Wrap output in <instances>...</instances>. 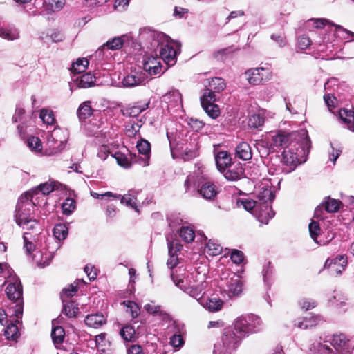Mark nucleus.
<instances>
[{
    "label": "nucleus",
    "instance_id": "nucleus-1",
    "mask_svg": "<svg viewBox=\"0 0 354 354\" xmlns=\"http://www.w3.org/2000/svg\"><path fill=\"white\" fill-rule=\"evenodd\" d=\"M233 326L224 330L221 340L214 344L213 354H232L243 338L262 329L263 322L254 314H245L238 317Z\"/></svg>",
    "mask_w": 354,
    "mask_h": 354
},
{
    "label": "nucleus",
    "instance_id": "nucleus-2",
    "mask_svg": "<svg viewBox=\"0 0 354 354\" xmlns=\"http://www.w3.org/2000/svg\"><path fill=\"white\" fill-rule=\"evenodd\" d=\"M140 39L145 41L149 50L156 53L159 49L160 57L167 65L175 64L180 52V44L171 41L166 34L149 28L140 30Z\"/></svg>",
    "mask_w": 354,
    "mask_h": 354
},
{
    "label": "nucleus",
    "instance_id": "nucleus-3",
    "mask_svg": "<svg viewBox=\"0 0 354 354\" xmlns=\"http://www.w3.org/2000/svg\"><path fill=\"white\" fill-rule=\"evenodd\" d=\"M6 283L5 291L8 299L12 301L9 307L10 317H13L16 323L21 324L20 319L24 310L23 288L21 281L17 276L10 275L7 279Z\"/></svg>",
    "mask_w": 354,
    "mask_h": 354
},
{
    "label": "nucleus",
    "instance_id": "nucleus-4",
    "mask_svg": "<svg viewBox=\"0 0 354 354\" xmlns=\"http://www.w3.org/2000/svg\"><path fill=\"white\" fill-rule=\"evenodd\" d=\"M205 88L201 97V104L205 113L212 118H216L220 114L218 105L214 104L216 101V93H220L225 89L226 84L223 79L214 77L205 85Z\"/></svg>",
    "mask_w": 354,
    "mask_h": 354
},
{
    "label": "nucleus",
    "instance_id": "nucleus-5",
    "mask_svg": "<svg viewBox=\"0 0 354 354\" xmlns=\"http://www.w3.org/2000/svg\"><path fill=\"white\" fill-rule=\"evenodd\" d=\"M317 354H350V347L346 337L343 334L333 335L323 343L313 345Z\"/></svg>",
    "mask_w": 354,
    "mask_h": 354
},
{
    "label": "nucleus",
    "instance_id": "nucleus-6",
    "mask_svg": "<svg viewBox=\"0 0 354 354\" xmlns=\"http://www.w3.org/2000/svg\"><path fill=\"white\" fill-rule=\"evenodd\" d=\"M304 154L305 149L304 147L299 149L295 143L290 145V146L284 149L282 153L281 162L286 167L279 168L273 172H271V169H269V172L273 175L279 174L280 171L287 174L292 171L298 165L305 161V160H302Z\"/></svg>",
    "mask_w": 354,
    "mask_h": 354
},
{
    "label": "nucleus",
    "instance_id": "nucleus-7",
    "mask_svg": "<svg viewBox=\"0 0 354 354\" xmlns=\"http://www.w3.org/2000/svg\"><path fill=\"white\" fill-rule=\"evenodd\" d=\"M310 142L306 131H301L299 133H278L272 138V146L274 150L280 148H287L295 143H304L306 145Z\"/></svg>",
    "mask_w": 354,
    "mask_h": 354
},
{
    "label": "nucleus",
    "instance_id": "nucleus-8",
    "mask_svg": "<svg viewBox=\"0 0 354 354\" xmlns=\"http://www.w3.org/2000/svg\"><path fill=\"white\" fill-rule=\"evenodd\" d=\"M275 197L272 188L268 185L263 186L257 194L259 203L263 205L258 215V220L263 224H267L270 219L274 216V212L272 210L269 203H271Z\"/></svg>",
    "mask_w": 354,
    "mask_h": 354
},
{
    "label": "nucleus",
    "instance_id": "nucleus-9",
    "mask_svg": "<svg viewBox=\"0 0 354 354\" xmlns=\"http://www.w3.org/2000/svg\"><path fill=\"white\" fill-rule=\"evenodd\" d=\"M31 193H24L19 198L15 210V221L17 224L23 225L26 221L32 219L30 213L36 202L28 196Z\"/></svg>",
    "mask_w": 354,
    "mask_h": 354
},
{
    "label": "nucleus",
    "instance_id": "nucleus-10",
    "mask_svg": "<svg viewBox=\"0 0 354 354\" xmlns=\"http://www.w3.org/2000/svg\"><path fill=\"white\" fill-rule=\"evenodd\" d=\"M171 278L176 286L185 292L187 293L192 297L195 298L197 300L201 298L202 292L204 288L202 283L194 286H187V280L176 275L173 272L171 274Z\"/></svg>",
    "mask_w": 354,
    "mask_h": 354
},
{
    "label": "nucleus",
    "instance_id": "nucleus-11",
    "mask_svg": "<svg viewBox=\"0 0 354 354\" xmlns=\"http://www.w3.org/2000/svg\"><path fill=\"white\" fill-rule=\"evenodd\" d=\"M245 78L248 83L252 85H258L269 81L272 78V72L267 68H250L245 73Z\"/></svg>",
    "mask_w": 354,
    "mask_h": 354
},
{
    "label": "nucleus",
    "instance_id": "nucleus-12",
    "mask_svg": "<svg viewBox=\"0 0 354 354\" xmlns=\"http://www.w3.org/2000/svg\"><path fill=\"white\" fill-rule=\"evenodd\" d=\"M60 185H61L59 183L55 181L46 182L32 188L31 190L26 192V193H31L28 196L36 202L38 198L37 196L38 194H41L43 196L48 195L53 191L58 189Z\"/></svg>",
    "mask_w": 354,
    "mask_h": 354
},
{
    "label": "nucleus",
    "instance_id": "nucleus-13",
    "mask_svg": "<svg viewBox=\"0 0 354 354\" xmlns=\"http://www.w3.org/2000/svg\"><path fill=\"white\" fill-rule=\"evenodd\" d=\"M347 265V257L344 255L337 256L332 260L328 259L325 263V267H328L333 275H339L342 273Z\"/></svg>",
    "mask_w": 354,
    "mask_h": 354
},
{
    "label": "nucleus",
    "instance_id": "nucleus-14",
    "mask_svg": "<svg viewBox=\"0 0 354 354\" xmlns=\"http://www.w3.org/2000/svg\"><path fill=\"white\" fill-rule=\"evenodd\" d=\"M150 104V100L138 101L129 104L122 111L123 115L126 117L135 118L147 110Z\"/></svg>",
    "mask_w": 354,
    "mask_h": 354
},
{
    "label": "nucleus",
    "instance_id": "nucleus-15",
    "mask_svg": "<svg viewBox=\"0 0 354 354\" xmlns=\"http://www.w3.org/2000/svg\"><path fill=\"white\" fill-rule=\"evenodd\" d=\"M145 82L143 74L136 71H131L124 76L120 84L124 88H133L138 86Z\"/></svg>",
    "mask_w": 354,
    "mask_h": 354
},
{
    "label": "nucleus",
    "instance_id": "nucleus-16",
    "mask_svg": "<svg viewBox=\"0 0 354 354\" xmlns=\"http://www.w3.org/2000/svg\"><path fill=\"white\" fill-rule=\"evenodd\" d=\"M136 148L139 153L144 156L142 158L137 157L138 163L143 167L148 166L151 153V145L149 142L145 139H140L137 142Z\"/></svg>",
    "mask_w": 354,
    "mask_h": 354
},
{
    "label": "nucleus",
    "instance_id": "nucleus-17",
    "mask_svg": "<svg viewBox=\"0 0 354 354\" xmlns=\"http://www.w3.org/2000/svg\"><path fill=\"white\" fill-rule=\"evenodd\" d=\"M230 181H236L244 176V169L241 163H232L225 171L221 172Z\"/></svg>",
    "mask_w": 354,
    "mask_h": 354
},
{
    "label": "nucleus",
    "instance_id": "nucleus-18",
    "mask_svg": "<svg viewBox=\"0 0 354 354\" xmlns=\"http://www.w3.org/2000/svg\"><path fill=\"white\" fill-rule=\"evenodd\" d=\"M214 153L216 166L220 173L225 171V169L232 164L230 154L227 151L216 152V150H214Z\"/></svg>",
    "mask_w": 354,
    "mask_h": 354
},
{
    "label": "nucleus",
    "instance_id": "nucleus-19",
    "mask_svg": "<svg viewBox=\"0 0 354 354\" xmlns=\"http://www.w3.org/2000/svg\"><path fill=\"white\" fill-rule=\"evenodd\" d=\"M157 55V54H156ZM143 69L147 72L151 76L160 74L162 71V65L160 58L157 56H151L143 62Z\"/></svg>",
    "mask_w": 354,
    "mask_h": 354
},
{
    "label": "nucleus",
    "instance_id": "nucleus-20",
    "mask_svg": "<svg viewBox=\"0 0 354 354\" xmlns=\"http://www.w3.org/2000/svg\"><path fill=\"white\" fill-rule=\"evenodd\" d=\"M162 101L167 104L168 108H178L182 106V96L178 90H172L162 97Z\"/></svg>",
    "mask_w": 354,
    "mask_h": 354
},
{
    "label": "nucleus",
    "instance_id": "nucleus-21",
    "mask_svg": "<svg viewBox=\"0 0 354 354\" xmlns=\"http://www.w3.org/2000/svg\"><path fill=\"white\" fill-rule=\"evenodd\" d=\"M73 86H75L80 88H87L91 87L95 84V77L91 73H87L82 75L73 77Z\"/></svg>",
    "mask_w": 354,
    "mask_h": 354
},
{
    "label": "nucleus",
    "instance_id": "nucleus-22",
    "mask_svg": "<svg viewBox=\"0 0 354 354\" xmlns=\"http://www.w3.org/2000/svg\"><path fill=\"white\" fill-rule=\"evenodd\" d=\"M227 288L230 297L238 296L242 292L243 283L238 275H234L227 282Z\"/></svg>",
    "mask_w": 354,
    "mask_h": 354
},
{
    "label": "nucleus",
    "instance_id": "nucleus-23",
    "mask_svg": "<svg viewBox=\"0 0 354 354\" xmlns=\"http://www.w3.org/2000/svg\"><path fill=\"white\" fill-rule=\"evenodd\" d=\"M84 322L88 326L97 328L104 324L106 320L102 313H97L86 316Z\"/></svg>",
    "mask_w": 354,
    "mask_h": 354
},
{
    "label": "nucleus",
    "instance_id": "nucleus-24",
    "mask_svg": "<svg viewBox=\"0 0 354 354\" xmlns=\"http://www.w3.org/2000/svg\"><path fill=\"white\" fill-rule=\"evenodd\" d=\"M236 156L243 160H249L252 157V149L246 142H240L235 149Z\"/></svg>",
    "mask_w": 354,
    "mask_h": 354
},
{
    "label": "nucleus",
    "instance_id": "nucleus-25",
    "mask_svg": "<svg viewBox=\"0 0 354 354\" xmlns=\"http://www.w3.org/2000/svg\"><path fill=\"white\" fill-rule=\"evenodd\" d=\"M129 37L127 35H122L120 37H115L108 40L104 45H105V48L111 50H119L129 41Z\"/></svg>",
    "mask_w": 354,
    "mask_h": 354
},
{
    "label": "nucleus",
    "instance_id": "nucleus-26",
    "mask_svg": "<svg viewBox=\"0 0 354 354\" xmlns=\"http://www.w3.org/2000/svg\"><path fill=\"white\" fill-rule=\"evenodd\" d=\"M130 156V160L124 153H115L113 157L120 166L124 168H129L133 163H138V160H137V156L136 154H131Z\"/></svg>",
    "mask_w": 354,
    "mask_h": 354
},
{
    "label": "nucleus",
    "instance_id": "nucleus-27",
    "mask_svg": "<svg viewBox=\"0 0 354 354\" xmlns=\"http://www.w3.org/2000/svg\"><path fill=\"white\" fill-rule=\"evenodd\" d=\"M64 132L60 129H55L47 137L48 143L57 145L59 147L66 142Z\"/></svg>",
    "mask_w": 354,
    "mask_h": 354
},
{
    "label": "nucleus",
    "instance_id": "nucleus-28",
    "mask_svg": "<svg viewBox=\"0 0 354 354\" xmlns=\"http://www.w3.org/2000/svg\"><path fill=\"white\" fill-rule=\"evenodd\" d=\"M198 192L206 199H211L216 196L217 190L216 186L210 182H206L202 185Z\"/></svg>",
    "mask_w": 354,
    "mask_h": 354
},
{
    "label": "nucleus",
    "instance_id": "nucleus-29",
    "mask_svg": "<svg viewBox=\"0 0 354 354\" xmlns=\"http://www.w3.org/2000/svg\"><path fill=\"white\" fill-rule=\"evenodd\" d=\"M340 120L346 124L348 129L354 131V113L351 110L341 109L339 112Z\"/></svg>",
    "mask_w": 354,
    "mask_h": 354
},
{
    "label": "nucleus",
    "instance_id": "nucleus-30",
    "mask_svg": "<svg viewBox=\"0 0 354 354\" xmlns=\"http://www.w3.org/2000/svg\"><path fill=\"white\" fill-rule=\"evenodd\" d=\"M201 304L209 312L219 311L223 306V300L219 298H210L205 303L201 301Z\"/></svg>",
    "mask_w": 354,
    "mask_h": 354
},
{
    "label": "nucleus",
    "instance_id": "nucleus-31",
    "mask_svg": "<svg viewBox=\"0 0 354 354\" xmlns=\"http://www.w3.org/2000/svg\"><path fill=\"white\" fill-rule=\"evenodd\" d=\"M93 109L90 101L82 102L77 111V116L80 120L89 118L93 114Z\"/></svg>",
    "mask_w": 354,
    "mask_h": 354
},
{
    "label": "nucleus",
    "instance_id": "nucleus-32",
    "mask_svg": "<svg viewBox=\"0 0 354 354\" xmlns=\"http://www.w3.org/2000/svg\"><path fill=\"white\" fill-rule=\"evenodd\" d=\"M137 194L138 192L135 190H130L127 194L122 196L120 195L118 198H120L121 203L125 204L126 205L136 209Z\"/></svg>",
    "mask_w": 354,
    "mask_h": 354
},
{
    "label": "nucleus",
    "instance_id": "nucleus-33",
    "mask_svg": "<svg viewBox=\"0 0 354 354\" xmlns=\"http://www.w3.org/2000/svg\"><path fill=\"white\" fill-rule=\"evenodd\" d=\"M51 337L53 344L57 348L62 344L65 337V331L61 326H55L52 329Z\"/></svg>",
    "mask_w": 354,
    "mask_h": 354
},
{
    "label": "nucleus",
    "instance_id": "nucleus-34",
    "mask_svg": "<svg viewBox=\"0 0 354 354\" xmlns=\"http://www.w3.org/2000/svg\"><path fill=\"white\" fill-rule=\"evenodd\" d=\"M0 37L4 39L14 41L19 38V32L14 26H8L3 28Z\"/></svg>",
    "mask_w": 354,
    "mask_h": 354
},
{
    "label": "nucleus",
    "instance_id": "nucleus-35",
    "mask_svg": "<svg viewBox=\"0 0 354 354\" xmlns=\"http://www.w3.org/2000/svg\"><path fill=\"white\" fill-rule=\"evenodd\" d=\"M89 62L86 58H78L75 62H73L71 71L74 74L83 73L86 70Z\"/></svg>",
    "mask_w": 354,
    "mask_h": 354
},
{
    "label": "nucleus",
    "instance_id": "nucleus-36",
    "mask_svg": "<svg viewBox=\"0 0 354 354\" xmlns=\"http://www.w3.org/2000/svg\"><path fill=\"white\" fill-rule=\"evenodd\" d=\"M43 5L48 12H55L64 7L65 0H44Z\"/></svg>",
    "mask_w": 354,
    "mask_h": 354
},
{
    "label": "nucleus",
    "instance_id": "nucleus-37",
    "mask_svg": "<svg viewBox=\"0 0 354 354\" xmlns=\"http://www.w3.org/2000/svg\"><path fill=\"white\" fill-rule=\"evenodd\" d=\"M335 27V35L336 37L347 41H354V33L344 28L339 25L333 26Z\"/></svg>",
    "mask_w": 354,
    "mask_h": 354
},
{
    "label": "nucleus",
    "instance_id": "nucleus-38",
    "mask_svg": "<svg viewBox=\"0 0 354 354\" xmlns=\"http://www.w3.org/2000/svg\"><path fill=\"white\" fill-rule=\"evenodd\" d=\"M206 250L208 254L217 256L221 254L223 248L217 241L210 239L206 244Z\"/></svg>",
    "mask_w": 354,
    "mask_h": 354
},
{
    "label": "nucleus",
    "instance_id": "nucleus-39",
    "mask_svg": "<svg viewBox=\"0 0 354 354\" xmlns=\"http://www.w3.org/2000/svg\"><path fill=\"white\" fill-rule=\"evenodd\" d=\"M340 204L339 201L328 197L322 205L327 212L334 213L339 210Z\"/></svg>",
    "mask_w": 354,
    "mask_h": 354
},
{
    "label": "nucleus",
    "instance_id": "nucleus-40",
    "mask_svg": "<svg viewBox=\"0 0 354 354\" xmlns=\"http://www.w3.org/2000/svg\"><path fill=\"white\" fill-rule=\"evenodd\" d=\"M4 330V335L8 339H17L19 336V332L16 324H8Z\"/></svg>",
    "mask_w": 354,
    "mask_h": 354
},
{
    "label": "nucleus",
    "instance_id": "nucleus-41",
    "mask_svg": "<svg viewBox=\"0 0 354 354\" xmlns=\"http://www.w3.org/2000/svg\"><path fill=\"white\" fill-rule=\"evenodd\" d=\"M63 303L62 313L69 318L75 317L79 310L77 305L73 301L65 303L64 300H63Z\"/></svg>",
    "mask_w": 354,
    "mask_h": 354
},
{
    "label": "nucleus",
    "instance_id": "nucleus-42",
    "mask_svg": "<svg viewBox=\"0 0 354 354\" xmlns=\"http://www.w3.org/2000/svg\"><path fill=\"white\" fill-rule=\"evenodd\" d=\"M30 233L28 232H26L24 233L23 239H24V248L26 250V252L28 254H31V253L35 250V245L33 243V240H35L34 236H30Z\"/></svg>",
    "mask_w": 354,
    "mask_h": 354
},
{
    "label": "nucleus",
    "instance_id": "nucleus-43",
    "mask_svg": "<svg viewBox=\"0 0 354 354\" xmlns=\"http://www.w3.org/2000/svg\"><path fill=\"white\" fill-rule=\"evenodd\" d=\"M76 208V202L72 198H66L62 205V213L64 215H71Z\"/></svg>",
    "mask_w": 354,
    "mask_h": 354
},
{
    "label": "nucleus",
    "instance_id": "nucleus-44",
    "mask_svg": "<svg viewBox=\"0 0 354 354\" xmlns=\"http://www.w3.org/2000/svg\"><path fill=\"white\" fill-rule=\"evenodd\" d=\"M179 235L186 243H191L194 240L195 234L190 227H182L179 231Z\"/></svg>",
    "mask_w": 354,
    "mask_h": 354
},
{
    "label": "nucleus",
    "instance_id": "nucleus-45",
    "mask_svg": "<svg viewBox=\"0 0 354 354\" xmlns=\"http://www.w3.org/2000/svg\"><path fill=\"white\" fill-rule=\"evenodd\" d=\"M167 241L169 256L178 257V253L181 250L183 247L179 241L178 239L169 241L168 238H167Z\"/></svg>",
    "mask_w": 354,
    "mask_h": 354
},
{
    "label": "nucleus",
    "instance_id": "nucleus-46",
    "mask_svg": "<svg viewBox=\"0 0 354 354\" xmlns=\"http://www.w3.org/2000/svg\"><path fill=\"white\" fill-rule=\"evenodd\" d=\"M264 118L260 114H253L250 116L248 126L251 129H259L264 124Z\"/></svg>",
    "mask_w": 354,
    "mask_h": 354
},
{
    "label": "nucleus",
    "instance_id": "nucleus-47",
    "mask_svg": "<svg viewBox=\"0 0 354 354\" xmlns=\"http://www.w3.org/2000/svg\"><path fill=\"white\" fill-rule=\"evenodd\" d=\"M53 234L55 239L58 240H64L68 235V228L66 225L59 223L57 224L53 229Z\"/></svg>",
    "mask_w": 354,
    "mask_h": 354
},
{
    "label": "nucleus",
    "instance_id": "nucleus-48",
    "mask_svg": "<svg viewBox=\"0 0 354 354\" xmlns=\"http://www.w3.org/2000/svg\"><path fill=\"white\" fill-rule=\"evenodd\" d=\"M308 26H314L317 29L323 28L325 26H335V24L326 19H310L307 21Z\"/></svg>",
    "mask_w": 354,
    "mask_h": 354
},
{
    "label": "nucleus",
    "instance_id": "nucleus-49",
    "mask_svg": "<svg viewBox=\"0 0 354 354\" xmlns=\"http://www.w3.org/2000/svg\"><path fill=\"white\" fill-rule=\"evenodd\" d=\"M105 48V45H102L95 51V53L93 55L90 56L89 61L93 62L95 66L100 65L102 61L103 60L104 57Z\"/></svg>",
    "mask_w": 354,
    "mask_h": 354
},
{
    "label": "nucleus",
    "instance_id": "nucleus-50",
    "mask_svg": "<svg viewBox=\"0 0 354 354\" xmlns=\"http://www.w3.org/2000/svg\"><path fill=\"white\" fill-rule=\"evenodd\" d=\"M22 229L26 230L28 231H32V232H35L36 234H38L40 230V226L39 221L37 219L32 218L29 221H26L23 225H19Z\"/></svg>",
    "mask_w": 354,
    "mask_h": 354
},
{
    "label": "nucleus",
    "instance_id": "nucleus-51",
    "mask_svg": "<svg viewBox=\"0 0 354 354\" xmlns=\"http://www.w3.org/2000/svg\"><path fill=\"white\" fill-rule=\"evenodd\" d=\"M308 229L310 237L315 243L320 244L319 241H317V236L319 235L321 232L319 224L313 220L308 225Z\"/></svg>",
    "mask_w": 354,
    "mask_h": 354
},
{
    "label": "nucleus",
    "instance_id": "nucleus-52",
    "mask_svg": "<svg viewBox=\"0 0 354 354\" xmlns=\"http://www.w3.org/2000/svg\"><path fill=\"white\" fill-rule=\"evenodd\" d=\"M40 118L46 124H53L55 122L53 112L48 109H42L40 112Z\"/></svg>",
    "mask_w": 354,
    "mask_h": 354
},
{
    "label": "nucleus",
    "instance_id": "nucleus-53",
    "mask_svg": "<svg viewBox=\"0 0 354 354\" xmlns=\"http://www.w3.org/2000/svg\"><path fill=\"white\" fill-rule=\"evenodd\" d=\"M80 282H82V281L77 280L73 283L71 284L68 287L63 289L62 295H61L62 299L64 300V296H66L68 297L73 296L75 294V292L77 291V287Z\"/></svg>",
    "mask_w": 354,
    "mask_h": 354
},
{
    "label": "nucleus",
    "instance_id": "nucleus-54",
    "mask_svg": "<svg viewBox=\"0 0 354 354\" xmlns=\"http://www.w3.org/2000/svg\"><path fill=\"white\" fill-rule=\"evenodd\" d=\"M120 335L125 341H131L135 335V330L131 326H124L120 330Z\"/></svg>",
    "mask_w": 354,
    "mask_h": 354
},
{
    "label": "nucleus",
    "instance_id": "nucleus-55",
    "mask_svg": "<svg viewBox=\"0 0 354 354\" xmlns=\"http://www.w3.org/2000/svg\"><path fill=\"white\" fill-rule=\"evenodd\" d=\"M298 304L301 308L305 310L313 309L317 306V302L315 300L308 298L300 299Z\"/></svg>",
    "mask_w": 354,
    "mask_h": 354
},
{
    "label": "nucleus",
    "instance_id": "nucleus-56",
    "mask_svg": "<svg viewBox=\"0 0 354 354\" xmlns=\"http://www.w3.org/2000/svg\"><path fill=\"white\" fill-rule=\"evenodd\" d=\"M127 308V310H129L132 317L136 318L140 314V308L138 304L131 301H124L123 303Z\"/></svg>",
    "mask_w": 354,
    "mask_h": 354
},
{
    "label": "nucleus",
    "instance_id": "nucleus-57",
    "mask_svg": "<svg viewBox=\"0 0 354 354\" xmlns=\"http://www.w3.org/2000/svg\"><path fill=\"white\" fill-rule=\"evenodd\" d=\"M239 206L242 205L243 207L247 211H251L257 207V203L250 199H240L237 201Z\"/></svg>",
    "mask_w": 354,
    "mask_h": 354
},
{
    "label": "nucleus",
    "instance_id": "nucleus-58",
    "mask_svg": "<svg viewBox=\"0 0 354 354\" xmlns=\"http://www.w3.org/2000/svg\"><path fill=\"white\" fill-rule=\"evenodd\" d=\"M274 272L273 267L270 265V263H268L267 265L264 266L263 269V277L264 282L269 285L270 281L272 278Z\"/></svg>",
    "mask_w": 354,
    "mask_h": 354
},
{
    "label": "nucleus",
    "instance_id": "nucleus-59",
    "mask_svg": "<svg viewBox=\"0 0 354 354\" xmlns=\"http://www.w3.org/2000/svg\"><path fill=\"white\" fill-rule=\"evenodd\" d=\"M28 146L34 151H39L41 149V140L37 137L32 136L27 140Z\"/></svg>",
    "mask_w": 354,
    "mask_h": 354
},
{
    "label": "nucleus",
    "instance_id": "nucleus-60",
    "mask_svg": "<svg viewBox=\"0 0 354 354\" xmlns=\"http://www.w3.org/2000/svg\"><path fill=\"white\" fill-rule=\"evenodd\" d=\"M231 260L236 264H240L244 259L243 252L238 250H232L230 254Z\"/></svg>",
    "mask_w": 354,
    "mask_h": 354
},
{
    "label": "nucleus",
    "instance_id": "nucleus-61",
    "mask_svg": "<svg viewBox=\"0 0 354 354\" xmlns=\"http://www.w3.org/2000/svg\"><path fill=\"white\" fill-rule=\"evenodd\" d=\"M233 52L232 47H227L218 50L214 53V57L218 60H223L225 57Z\"/></svg>",
    "mask_w": 354,
    "mask_h": 354
},
{
    "label": "nucleus",
    "instance_id": "nucleus-62",
    "mask_svg": "<svg viewBox=\"0 0 354 354\" xmlns=\"http://www.w3.org/2000/svg\"><path fill=\"white\" fill-rule=\"evenodd\" d=\"M167 221L169 222V227L174 230L177 226L181 225L183 222L182 218H180L178 215L176 214H171L169 216H168Z\"/></svg>",
    "mask_w": 354,
    "mask_h": 354
},
{
    "label": "nucleus",
    "instance_id": "nucleus-63",
    "mask_svg": "<svg viewBox=\"0 0 354 354\" xmlns=\"http://www.w3.org/2000/svg\"><path fill=\"white\" fill-rule=\"evenodd\" d=\"M109 147L106 145H102L98 148L97 156L100 160H105L109 156Z\"/></svg>",
    "mask_w": 354,
    "mask_h": 354
},
{
    "label": "nucleus",
    "instance_id": "nucleus-64",
    "mask_svg": "<svg viewBox=\"0 0 354 354\" xmlns=\"http://www.w3.org/2000/svg\"><path fill=\"white\" fill-rule=\"evenodd\" d=\"M129 1L130 0H115L113 8L120 12L125 11L128 8Z\"/></svg>",
    "mask_w": 354,
    "mask_h": 354
}]
</instances>
